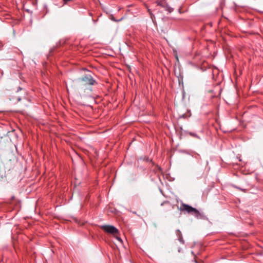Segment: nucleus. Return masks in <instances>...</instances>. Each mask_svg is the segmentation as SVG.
Here are the masks:
<instances>
[{"label": "nucleus", "instance_id": "obj_1", "mask_svg": "<svg viewBox=\"0 0 263 263\" xmlns=\"http://www.w3.org/2000/svg\"><path fill=\"white\" fill-rule=\"evenodd\" d=\"M79 93L83 96L89 95L92 91V86L97 84L96 81L90 74H86L77 81Z\"/></svg>", "mask_w": 263, "mask_h": 263}, {"label": "nucleus", "instance_id": "obj_2", "mask_svg": "<svg viewBox=\"0 0 263 263\" xmlns=\"http://www.w3.org/2000/svg\"><path fill=\"white\" fill-rule=\"evenodd\" d=\"M180 211H185L188 213L194 215L196 218L199 219H203L205 217L202 213H200L196 209L185 203H182V206L180 208Z\"/></svg>", "mask_w": 263, "mask_h": 263}, {"label": "nucleus", "instance_id": "obj_3", "mask_svg": "<svg viewBox=\"0 0 263 263\" xmlns=\"http://www.w3.org/2000/svg\"><path fill=\"white\" fill-rule=\"evenodd\" d=\"M101 229L105 232L114 235L119 234V230L114 226L111 225H104L101 226Z\"/></svg>", "mask_w": 263, "mask_h": 263}, {"label": "nucleus", "instance_id": "obj_4", "mask_svg": "<svg viewBox=\"0 0 263 263\" xmlns=\"http://www.w3.org/2000/svg\"><path fill=\"white\" fill-rule=\"evenodd\" d=\"M158 5L164 8L165 10L167 11L169 13H171L173 11V9L170 7L164 1L158 2Z\"/></svg>", "mask_w": 263, "mask_h": 263}, {"label": "nucleus", "instance_id": "obj_5", "mask_svg": "<svg viewBox=\"0 0 263 263\" xmlns=\"http://www.w3.org/2000/svg\"><path fill=\"white\" fill-rule=\"evenodd\" d=\"M189 134L190 135H191V136H193L194 137H195V138H198L199 139V137L195 133H192V132H189Z\"/></svg>", "mask_w": 263, "mask_h": 263}, {"label": "nucleus", "instance_id": "obj_6", "mask_svg": "<svg viewBox=\"0 0 263 263\" xmlns=\"http://www.w3.org/2000/svg\"><path fill=\"white\" fill-rule=\"evenodd\" d=\"M190 116H191V115H186V114H182L181 115H180L179 116V118H187V117H190Z\"/></svg>", "mask_w": 263, "mask_h": 263}, {"label": "nucleus", "instance_id": "obj_7", "mask_svg": "<svg viewBox=\"0 0 263 263\" xmlns=\"http://www.w3.org/2000/svg\"><path fill=\"white\" fill-rule=\"evenodd\" d=\"M176 234L178 238L179 236H182L181 232L179 230H177L176 231Z\"/></svg>", "mask_w": 263, "mask_h": 263}, {"label": "nucleus", "instance_id": "obj_8", "mask_svg": "<svg viewBox=\"0 0 263 263\" xmlns=\"http://www.w3.org/2000/svg\"><path fill=\"white\" fill-rule=\"evenodd\" d=\"M178 239L181 243H184V240L182 236H179Z\"/></svg>", "mask_w": 263, "mask_h": 263}, {"label": "nucleus", "instance_id": "obj_9", "mask_svg": "<svg viewBox=\"0 0 263 263\" xmlns=\"http://www.w3.org/2000/svg\"><path fill=\"white\" fill-rule=\"evenodd\" d=\"M148 12H149V14L151 15V17L152 19H153V16H154V15L152 13L150 9H148Z\"/></svg>", "mask_w": 263, "mask_h": 263}, {"label": "nucleus", "instance_id": "obj_10", "mask_svg": "<svg viewBox=\"0 0 263 263\" xmlns=\"http://www.w3.org/2000/svg\"><path fill=\"white\" fill-rule=\"evenodd\" d=\"M116 239H117L119 241H120V242H122V239H121V238H120V237H118V236H117V235H116Z\"/></svg>", "mask_w": 263, "mask_h": 263}, {"label": "nucleus", "instance_id": "obj_11", "mask_svg": "<svg viewBox=\"0 0 263 263\" xmlns=\"http://www.w3.org/2000/svg\"><path fill=\"white\" fill-rule=\"evenodd\" d=\"M22 90V88H21L20 87H18L17 88V91H18L19 90Z\"/></svg>", "mask_w": 263, "mask_h": 263}, {"label": "nucleus", "instance_id": "obj_12", "mask_svg": "<svg viewBox=\"0 0 263 263\" xmlns=\"http://www.w3.org/2000/svg\"><path fill=\"white\" fill-rule=\"evenodd\" d=\"M17 100H18V101H21V99L20 98H18L17 99Z\"/></svg>", "mask_w": 263, "mask_h": 263}, {"label": "nucleus", "instance_id": "obj_13", "mask_svg": "<svg viewBox=\"0 0 263 263\" xmlns=\"http://www.w3.org/2000/svg\"><path fill=\"white\" fill-rule=\"evenodd\" d=\"M14 198H14V196L12 197V199H14Z\"/></svg>", "mask_w": 263, "mask_h": 263}, {"label": "nucleus", "instance_id": "obj_14", "mask_svg": "<svg viewBox=\"0 0 263 263\" xmlns=\"http://www.w3.org/2000/svg\"><path fill=\"white\" fill-rule=\"evenodd\" d=\"M238 189L239 190H242V189H241L240 187H237Z\"/></svg>", "mask_w": 263, "mask_h": 263}]
</instances>
